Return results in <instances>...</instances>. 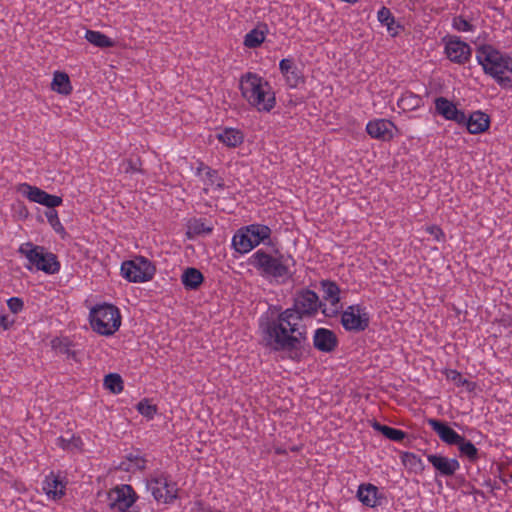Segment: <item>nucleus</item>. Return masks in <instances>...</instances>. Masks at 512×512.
I'll list each match as a JSON object with an SVG mask.
<instances>
[{"label":"nucleus","instance_id":"f704fd0d","mask_svg":"<svg viewBox=\"0 0 512 512\" xmlns=\"http://www.w3.org/2000/svg\"><path fill=\"white\" fill-rule=\"evenodd\" d=\"M203 175L202 179L204 181V184L206 186V190L211 188H222L223 182L222 179L218 176L217 172L215 170H212L208 167H203Z\"/></svg>","mask_w":512,"mask_h":512},{"label":"nucleus","instance_id":"0eeeda50","mask_svg":"<svg viewBox=\"0 0 512 512\" xmlns=\"http://www.w3.org/2000/svg\"><path fill=\"white\" fill-rule=\"evenodd\" d=\"M19 253L26 258L25 267L29 271H42L47 275H54L60 271L61 265L56 255L46 251L42 246L26 242L19 247Z\"/></svg>","mask_w":512,"mask_h":512},{"label":"nucleus","instance_id":"c756f323","mask_svg":"<svg viewBox=\"0 0 512 512\" xmlns=\"http://www.w3.org/2000/svg\"><path fill=\"white\" fill-rule=\"evenodd\" d=\"M400 459L404 467L410 472L421 473L425 468L422 459L412 452H403Z\"/></svg>","mask_w":512,"mask_h":512},{"label":"nucleus","instance_id":"423d86ee","mask_svg":"<svg viewBox=\"0 0 512 512\" xmlns=\"http://www.w3.org/2000/svg\"><path fill=\"white\" fill-rule=\"evenodd\" d=\"M89 322L94 332L102 336H112L120 328L122 316L113 304L102 303L93 306L89 312Z\"/></svg>","mask_w":512,"mask_h":512},{"label":"nucleus","instance_id":"aec40b11","mask_svg":"<svg viewBox=\"0 0 512 512\" xmlns=\"http://www.w3.org/2000/svg\"><path fill=\"white\" fill-rule=\"evenodd\" d=\"M314 347L324 353H330L338 345L336 334L327 328H318L313 335Z\"/></svg>","mask_w":512,"mask_h":512},{"label":"nucleus","instance_id":"6e6552de","mask_svg":"<svg viewBox=\"0 0 512 512\" xmlns=\"http://www.w3.org/2000/svg\"><path fill=\"white\" fill-rule=\"evenodd\" d=\"M271 229L263 224H250L238 229L232 237L231 245L240 254H247L270 239Z\"/></svg>","mask_w":512,"mask_h":512},{"label":"nucleus","instance_id":"7ed1b4c3","mask_svg":"<svg viewBox=\"0 0 512 512\" xmlns=\"http://www.w3.org/2000/svg\"><path fill=\"white\" fill-rule=\"evenodd\" d=\"M476 60L485 74L491 76L501 87H512V56L492 45H481L476 50Z\"/></svg>","mask_w":512,"mask_h":512},{"label":"nucleus","instance_id":"c03bdc74","mask_svg":"<svg viewBox=\"0 0 512 512\" xmlns=\"http://www.w3.org/2000/svg\"><path fill=\"white\" fill-rule=\"evenodd\" d=\"M7 307L12 314L16 315L23 311L24 302L20 297H11L7 300Z\"/></svg>","mask_w":512,"mask_h":512},{"label":"nucleus","instance_id":"1a4fd4ad","mask_svg":"<svg viewBox=\"0 0 512 512\" xmlns=\"http://www.w3.org/2000/svg\"><path fill=\"white\" fill-rule=\"evenodd\" d=\"M154 264L143 256H136L123 261L120 268L121 276L131 283H145L155 275Z\"/></svg>","mask_w":512,"mask_h":512},{"label":"nucleus","instance_id":"4c0bfd02","mask_svg":"<svg viewBox=\"0 0 512 512\" xmlns=\"http://www.w3.org/2000/svg\"><path fill=\"white\" fill-rule=\"evenodd\" d=\"M321 288L323 292V300L327 301L328 299L335 300L340 298V288L335 282L323 280L321 281Z\"/></svg>","mask_w":512,"mask_h":512},{"label":"nucleus","instance_id":"5701e85b","mask_svg":"<svg viewBox=\"0 0 512 512\" xmlns=\"http://www.w3.org/2000/svg\"><path fill=\"white\" fill-rule=\"evenodd\" d=\"M427 423L444 443L448 445H455L461 441L462 435L457 433L446 423L436 419H428Z\"/></svg>","mask_w":512,"mask_h":512},{"label":"nucleus","instance_id":"a19ab883","mask_svg":"<svg viewBox=\"0 0 512 512\" xmlns=\"http://www.w3.org/2000/svg\"><path fill=\"white\" fill-rule=\"evenodd\" d=\"M452 27L458 32H472L475 29L474 25L462 16H457L452 19Z\"/></svg>","mask_w":512,"mask_h":512},{"label":"nucleus","instance_id":"6ab92c4d","mask_svg":"<svg viewBox=\"0 0 512 512\" xmlns=\"http://www.w3.org/2000/svg\"><path fill=\"white\" fill-rule=\"evenodd\" d=\"M356 497L364 506L369 508H375L381 505L384 498L378 487L371 483L360 484L357 489Z\"/></svg>","mask_w":512,"mask_h":512},{"label":"nucleus","instance_id":"a878e982","mask_svg":"<svg viewBox=\"0 0 512 512\" xmlns=\"http://www.w3.org/2000/svg\"><path fill=\"white\" fill-rule=\"evenodd\" d=\"M204 281V276L200 270L189 267L181 275V283L187 290H196Z\"/></svg>","mask_w":512,"mask_h":512},{"label":"nucleus","instance_id":"a18cd8bd","mask_svg":"<svg viewBox=\"0 0 512 512\" xmlns=\"http://www.w3.org/2000/svg\"><path fill=\"white\" fill-rule=\"evenodd\" d=\"M16 323V318L6 313H0V330L7 331Z\"/></svg>","mask_w":512,"mask_h":512},{"label":"nucleus","instance_id":"a211bd4d","mask_svg":"<svg viewBox=\"0 0 512 512\" xmlns=\"http://www.w3.org/2000/svg\"><path fill=\"white\" fill-rule=\"evenodd\" d=\"M65 477L60 474H48L42 484V489L49 500H59L65 495Z\"/></svg>","mask_w":512,"mask_h":512},{"label":"nucleus","instance_id":"e433bc0d","mask_svg":"<svg viewBox=\"0 0 512 512\" xmlns=\"http://www.w3.org/2000/svg\"><path fill=\"white\" fill-rule=\"evenodd\" d=\"M104 387L114 394H119L123 390V381L119 374L110 373L104 378Z\"/></svg>","mask_w":512,"mask_h":512},{"label":"nucleus","instance_id":"37998d69","mask_svg":"<svg viewBox=\"0 0 512 512\" xmlns=\"http://www.w3.org/2000/svg\"><path fill=\"white\" fill-rule=\"evenodd\" d=\"M56 445L64 450L78 449L80 445V439L71 436L70 438L59 437L57 438Z\"/></svg>","mask_w":512,"mask_h":512},{"label":"nucleus","instance_id":"c85d7f7f","mask_svg":"<svg viewBox=\"0 0 512 512\" xmlns=\"http://www.w3.org/2000/svg\"><path fill=\"white\" fill-rule=\"evenodd\" d=\"M377 19L382 25L386 26L391 36L398 34L400 25L395 22V18L388 8L382 7L377 13Z\"/></svg>","mask_w":512,"mask_h":512},{"label":"nucleus","instance_id":"f03ea898","mask_svg":"<svg viewBox=\"0 0 512 512\" xmlns=\"http://www.w3.org/2000/svg\"><path fill=\"white\" fill-rule=\"evenodd\" d=\"M248 263L263 278L279 284L288 282L295 273V260L289 254L272 255L259 249L249 257Z\"/></svg>","mask_w":512,"mask_h":512},{"label":"nucleus","instance_id":"9d476101","mask_svg":"<svg viewBox=\"0 0 512 512\" xmlns=\"http://www.w3.org/2000/svg\"><path fill=\"white\" fill-rule=\"evenodd\" d=\"M146 487L157 502L169 504L178 496L177 484L164 473H155L148 480Z\"/></svg>","mask_w":512,"mask_h":512},{"label":"nucleus","instance_id":"4468645a","mask_svg":"<svg viewBox=\"0 0 512 512\" xmlns=\"http://www.w3.org/2000/svg\"><path fill=\"white\" fill-rule=\"evenodd\" d=\"M321 301L318 295L309 289H304L296 294L294 305L290 309L297 311L300 320L304 316H313L320 309Z\"/></svg>","mask_w":512,"mask_h":512},{"label":"nucleus","instance_id":"7c9ffc66","mask_svg":"<svg viewBox=\"0 0 512 512\" xmlns=\"http://www.w3.org/2000/svg\"><path fill=\"white\" fill-rule=\"evenodd\" d=\"M85 39L92 45L99 48H109L114 46V41L100 31L87 30Z\"/></svg>","mask_w":512,"mask_h":512},{"label":"nucleus","instance_id":"20e7f679","mask_svg":"<svg viewBox=\"0 0 512 512\" xmlns=\"http://www.w3.org/2000/svg\"><path fill=\"white\" fill-rule=\"evenodd\" d=\"M239 89L242 97L259 112H270L276 105L272 86L258 74L248 72L242 75Z\"/></svg>","mask_w":512,"mask_h":512},{"label":"nucleus","instance_id":"dca6fc26","mask_svg":"<svg viewBox=\"0 0 512 512\" xmlns=\"http://www.w3.org/2000/svg\"><path fill=\"white\" fill-rule=\"evenodd\" d=\"M435 115L442 117L444 120L453 121L460 124L464 121V111L457 107V104L452 100L439 96L433 101Z\"/></svg>","mask_w":512,"mask_h":512},{"label":"nucleus","instance_id":"cd10ccee","mask_svg":"<svg viewBox=\"0 0 512 512\" xmlns=\"http://www.w3.org/2000/svg\"><path fill=\"white\" fill-rule=\"evenodd\" d=\"M51 88L58 94L69 95L72 92V85L69 76L64 72H55Z\"/></svg>","mask_w":512,"mask_h":512},{"label":"nucleus","instance_id":"b1692460","mask_svg":"<svg viewBox=\"0 0 512 512\" xmlns=\"http://www.w3.org/2000/svg\"><path fill=\"white\" fill-rule=\"evenodd\" d=\"M216 138L228 148H236L244 141V134L241 130L226 127L216 134Z\"/></svg>","mask_w":512,"mask_h":512},{"label":"nucleus","instance_id":"49530a36","mask_svg":"<svg viewBox=\"0 0 512 512\" xmlns=\"http://www.w3.org/2000/svg\"><path fill=\"white\" fill-rule=\"evenodd\" d=\"M426 232L429 233L438 242L444 239V233L442 229L437 225L427 226Z\"/></svg>","mask_w":512,"mask_h":512},{"label":"nucleus","instance_id":"393cba45","mask_svg":"<svg viewBox=\"0 0 512 512\" xmlns=\"http://www.w3.org/2000/svg\"><path fill=\"white\" fill-rule=\"evenodd\" d=\"M268 33V26L260 23L245 35L243 44L250 49L257 48L265 41Z\"/></svg>","mask_w":512,"mask_h":512},{"label":"nucleus","instance_id":"2f4dec72","mask_svg":"<svg viewBox=\"0 0 512 512\" xmlns=\"http://www.w3.org/2000/svg\"><path fill=\"white\" fill-rule=\"evenodd\" d=\"M455 445L458 446L461 457H466L470 462H475L478 459V449L472 442L466 440L463 436L461 437V441Z\"/></svg>","mask_w":512,"mask_h":512},{"label":"nucleus","instance_id":"bb28decb","mask_svg":"<svg viewBox=\"0 0 512 512\" xmlns=\"http://www.w3.org/2000/svg\"><path fill=\"white\" fill-rule=\"evenodd\" d=\"M424 104L423 98L420 95L406 91L401 94L397 100V105L403 111H415L422 107Z\"/></svg>","mask_w":512,"mask_h":512},{"label":"nucleus","instance_id":"72a5a7b5","mask_svg":"<svg viewBox=\"0 0 512 512\" xmlns=\"http://www.w3.org/2000/svg\"><path fill=\"white\" fill-rule=\"evenodd\" d=\"M372 426L375 430L381 432L386 438L396 442L402 441L406 436L404 431L382 425L378 422H375Z\"/></svg>","mask_w":512,"mask_h":512},{"label":"nucleus","instance_id":"4be33fe9","mask_svg":"<svg viewBox=\"0 0 512 512\" xmlns=\"http://www.w3.org/2000/svg\"><path fill=\"white\" fill-rule=\"evenodd\" d=\"M279 70L288 87L296 88L303 83V75L291 58L282 59L279 62Z\"/></svg>","mask_w":512,"mask_h":512},{"label":"nucleus","instance_id":"ddd939ff","mask_svg":"<svg viewBox=\"0 0 512 512\" xmlns=\"http://www.w3.org/2000/svg\"><path fill=\"white\" fill-rule=\"evenodd\" d=\"M446 57L455 64H465L472 56V49L468 43L455 35H448L442 39Z\"/></svg>","mask_w":512,"mask_h":512},{"label":"nucleus","instance_id":"39448f33","mask_svg":"<svg viewBox=\"0 0 512 512\" xmlns=\"http://www.w3.org/2000/svg\"><path fill=\"white\" fill-rule=\"evenodd\" d=\"M16 190L29 201L49 208L50 210L45 213L48 223L57 234L65 235V228L59 219L57 211L54 210L55 207L62 204L63 200L61 197L48 194L46 191L28 183H20Z\"/></svg>","mask_w":512,"mask_h":512},{"label":"nucleus","instance_id":"ea45409f","mask_svg":"<svg viewBox=\"0 0 512 512\" xmlns=\"http://www.w3.org/2000/svg\"><path fill=\"white\" fill-rule=\"evenodd\" d=\"M189 233L193 234H209L212 231L210 226H207L201 219H194L189 222L188 225Z\"/></svg>","mask_w":512,"mask_h":512},{"label":"nucleus","instance_id":"2eb2a0df","mask_svg":"<svg viewBox=\"0 0 512 512\" xmlns=\"http://www.w3.org/2000/svg\"><path fill=\"white\" fill-rule=\"evenodd\" d=\"M366 132L373 139L390 141L398 135V128L390 120L373 119L366 124Z\"/></svg>","mask_w":512,"mask_h":512},{"label":"nucleus","instance_id":"58836bf2","mask_svg":"<svg viewBox=\"0 0 512 512\" xmlns=\"http://www.w3.org/2000/svg\"><path fill=\"white\" fill-rule=\"evenodd\" d=\"M137 411L147 420H152L157 413V407L148 399H143L137 404Z\"/></svg>","mask_w":512,"mask_h":512},{"label":"nucleus","instance_id":"f257e3e1","mask_svg":"<svg viewBox=\"0 0 512 512\" xmlns=\"http://www.w3.org/2000/svg\"><path fill=\"white\" fill-rule=\"evenodd\" d=\"M260 330L266 346L282 353V358L298 362L304 357L306 331L301 328L294 309H285L276 317L261 318Z\"/></svg>","mask_w":512,"mask_h":512},{"label":"nucleus","instance_id":"c9c22d12","mask_svg":"<svg viewBox=\"0 0 512 512\" xmlns=\"http://www.w3.org/2000/svg\"><path fill=\"white\" fill-rule=\"evenodd\" d=\"M320 309L325 317H336L342 309L340 298L335 300L328 299L327 301L323 300V302H321Z\"/></svg>","mask_w":512,"mask_h":512},{"label":"nucleus","instance_id":"f8f14e48","mask_svg":"<svg viewBox=\"0 0 512 512\" xmlns=\"http://www.w3.org/2000/svg\"><path fill=\"white\" fill-rule=\"evenodd\" d=\"M370 315L366 307L355 304L348 306L341 315V323L345 330L359 332L369 326Z\"/></svg>","mask_w":512,"mask_h":512},{"label":"nucleus","instance_id":"473e14b6","mask_svg":"<svg viewBox=\"0 0 512 512\" xmlns=\"http://www.w3.org/2000/svg\"><path fill=\"white\" fill-rule=\"evenodd\" d=\"M122 468L129 472L142 470L146 466V460L139 453H130L121 464Z\"/></svg>","mask_w":512,"mask_h":512},{"label":"nucleus","instance_id":"79ce46f5","mask_svg":"<svg viewBox=\"0 0 512 512\" xmlns=\"http://www.w3.org/2000/svg\"><path fill=\"white\" fill-rule=\"evenodd\" d=\"M446 379L453 382L456 386L462 387L465 385H469L470 383L466 378H464L460 372L455 369H447L444 371Z\"/></svg>","mask_w":512,"mask_h":512},{"label":"nucleus","instance_id":"9b49d317","mask_svg":"<svg viewBox=\"0 0 512 512\" xmlns=\"http://www.w3.org/2000/svg\"><path fill=\"white\" fill-rule=\"evenodd\" d=\"M138 496L134 489L127 484H120L109 490L107 495L108 506L115 512H127L137 501Z\"/></svg>","mask_w":512,"mask_h":512},{"label":"nucleus","instance_id":"412c9836","mask_svg":"<svg viewBox=\"0 0 512 512\" xmlns=\"http://www.w3.org/2000/svg\"><path fill=\"white\" fill-rule=\"evenodd\" d=\"M459 125L466 126L470 134H480L488 130L490 118L486 113L477 110L472 112L468 117L464 113V121Z\"/></svg>","mask_w":512,"mask_h":512},{"label":"nucleus","instance_id":"f3484780","mask_svg":"<svg viewBox=\"0 0 512 512\" xmlns=\"http://www.w3.org/2000/svg\"><path fill=\"white\" fill-rule=\"evenodd\" d=\"M427 460L436 470V474L442 477H451L460 469V463L456 458H449L441 454H429Z\"/></svg>","mask_w":512,"mask_h":512}]
</instances>
